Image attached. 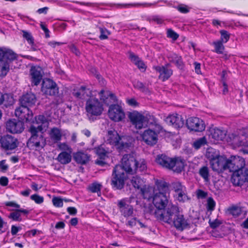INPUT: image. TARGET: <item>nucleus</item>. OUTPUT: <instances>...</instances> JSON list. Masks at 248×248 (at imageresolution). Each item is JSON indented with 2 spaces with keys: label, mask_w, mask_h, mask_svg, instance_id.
Masks as SVG:
<instances>
[{
  "label": "nucleus",
  "mask_w": 248,
  "mask_h": 248,
  "mask_svg": "<svg viewBox=\"0 0 248 248\" xmlns=\"http://www.w3.org/2000/svg\"><path fill=\"white\" fill-rule=\"evenodd\" d=\"M53 205L56 207H60L62 205V199L58 197H54L52 199Z\"/></svg>",
  "instance_id": "59"
},
{
  "label": "nucleus",
  "mask_w": 248,
  "mask_h": 248,
  "mask_svg": "<svg viewBox=\"0 0 248 248\" xmlns=\"http://www.w3.org/2000/svg\"><path fill=\"white\" fill-rule=\"evenodd\" d=\"M248 169L245 168L232 172L231 176L232 184L235 186H241L246 182L247 176L248 175Z\"/></svg>",
  "instance_id": "11"
},
{
  "label": "nucleus",
  "mask_w": 248,
  "mask_h": 248,
  "mask_svg": "<svg viewBox=\"0 0 248 248\" xmlns=\"http://www.w3.org/2000/svg\"><path fill=\"white\" fill-rule=\"evenodd\" d=\"M109 118L114 122H120L125 118V113L121 106L118 104L111 105L108 108Z\"/></svg>",
  "instance_id": "12"
},
{
  "label": "nucleus",
  "mask_w": 248,
  "mask_h": 248,
  "mask_svg": "<svg viewBox=\"0 0 248 248\" xmlns=\"http://www.w3.org/2000/svg\"><path fill=\"white\" fill-rule=\"evenodd\" d=\"M94 151L98 158L95 160V164L104 166L106 164L105 160L108 157L109 151L108 148H106L104 144H101L94 148Z\"/></svg>",
  "instance_id": "13"
},
{
  "label": "nucleus",
  "mask_w": 248,
  "mask_h": 248,
  "mask_svg": "<svg viewBox=\"0 0 248 248\" xmlns=\"http://www.w3.org/2000/svg\"><path fill=\"white\" fill-rule=\"evenodd\" d=\"M167 37L176 41L179 37V34L171 29H169L167 31Z\"/></svg>",
  "instance_id": "45"
},
{
  "label": "nucleus",
  "mask_w": 248,
  "mask_h": 248,
  "mask_svg": "<svg viewBox=\"0 0 248 248\" xmlns=\"http://www.w3.org/2000/svg\"><path fill=\"white\" fill-rule=\"evenodd\" d=\"M140 190L144 199L150 198V195H148L149 190L148 189H147L146 187H141V186L140 188Z\"/></svg>",
  "instance_id": "60"
},
{
  "label": "nucleus",
  "mask_w": 248,
  "mask_h": 248,
  "mask_svg": "<svg viewBox=\"0 0 248 248\" xmlns=\"http://www.w3.org/2000/svg\"><path fill=\"white\" fill-rule=\"evenodd\" d=\"M49 121L50 120L44 115L35 116V124L38 125L31 124L28 130L31 136L27 144L31 149L43 148L45 146L46 140L43 134L48 128Z\"/></svg>",
  "instance_id": "2"
},
{
  "label": "nucleus",
  "mask_w": 248,
  "mask_h": 248,
  "mask_svg": "<svg viewBox=\"0 0 248 248\" xmlns=\"http://www.w3.org/2000/svg\"><path fill=\"white\" fill-rule=\"evenodd\" d=\"M185 160L180 157H175L171 158L170 170L179 173L181 172L185 168Z\"/></svg>",
  "instance_id": "25"
},
{
  "label": "nucleus",
  "mask_w": 248,
  "mask_h": 248,
  "mask_svg": "<svg viewBox=\"0 0 248 248\" xmlns=\"http://www.w3.org/2000/svg\"><path fill=\"white\" fill-rule=\"evenodd\" d=\"M171 158L166 155L159 154L155 158V162L163 168L170 170Z\"/></svg>",
  "instance_id": "29"
},
{
  "label": "nucleus",
  "mask_w": 248,
  "mask_h": 248,
  "mask_svg": "<svg viewBox=\"0 0 248 248\" xmlns=\"http://www.w3.org/2000/svg\"><path fill=\"white\" fill-rule=\"evenodd\" d=\"M42 69L39 66H32L30 69L31 82L34 85H38L42 79Z\"/></svg>",
  "instance_id": "23"
},
{
  "label": "nucleus",
  "mask_w": 248,
  "mask_h": 248,
  "mask_svg": "<svg viewBox=\"0 0 248 248\" xmlns=\"http://www.w3.org/2000/svg\"><path fill=\"white\" fill-rule=\"evenodd\" d=\"M196 196L198 199H204L208 196V193L204 190L198 189L196 191Z\"/></svg>",
  "instance_id": "50"
},
{
  "label": "nucleus",
  "mask_w": 248,
  "mask_h": 248,
  "mask_svg": "<svg viewBox=\"0 0 248 248\" xmlns=\"http://www.w3.org/2000/svg\"><path fill=\"white\" fill-rule=\"evenodd\" d=\"M0 71L1 75L5 76L9 71V64L7 61H0Z\"/></svg>",
  "instance_id": "39"
},
{
  "label": "nucleus",
  "mask_w": 248,
  "mask_h": 248,
  "mask_svg": "<svg viewBox=\"0 0 248 248\" xmlns=\"http://www.w3.org/2000/svg\"><path fill=\"white\" fill-rule=\"evenodd\" d=\"M143 140L148 145L153 146L158 141V134L154 130L148 128L141 135Z\"/></svg>",
  "instance_id": "22"
},
{
  "label": "nucleus",
  "mask_w": 248,
  "mask_h": 248,
  "mask_svg": "<svg viewBox=\"0 0 248 248\" xmlns=\"http://www.w3.org/2000/svg\"><path fill=\"white\" fill-rule=\"evenodd\" d=\"M49 135L51 140L54 142L60 141L62 136L61 130L57 127L51 128Z\"/></svg>",
  "instance_id": "32"
},
{
  "label": "nucleus",
  "mask_w": 248,
  "mask_h": 248,
  "mask_svg": "<svg viewBox=\"0 0 248 248\" xmlns=\"http://www.w3.org/2000/svg\"><path fill=\"white\" fill-rule=\"evenodd\" d=\"M176 198L179 202H185L187 198L186 188L176 193Z\"/></svg>",
  "instance_id": "41"
},
{
  "label": "nucleus",
  "mask_w": 248,
  "mask_h": 248,
  "mask_svg": "<svg viewBox=\"0 0 248 248\" xmlns=\"http://www.w3.org/2000/svg\"><path fill=\"white\" fill-rule=\"evenodd\" d=\"M126 102L128 104V105L132 107H135L139 106V103L134 98L127 99Z\"/></svg>",
  "instance_id": "63"
},
{
  "label": "nucleus",
  "mask_w": 248,
  "mask_h": 248,
  "mask_svg": "<svg viewBox=\"0 0 248 248\" xmlns=\"http://www.w3.org/2000/svg\"><path fill=\"white\" fill-rule=\"evenodd\" d=\"M17 58L16 54L12 50L4 47L3 61H13Z\"/></svg>",
  "instance_id": "33"
},
{
  "label": "nucleus",
  "mask_w": 248,
  "mask_h": 248,
  "mask_svg": "<svg viewBox=\"0 0 248 248\" xmlns=\"http://www.w3.org/2000/svg\"><path fill=\"white\" fill-rule=\"evenodd\" d=\"M200 176L202 178L205 182H208L210 179L209 169L207 166H203L199 170Z\"/></svg>",
  "instance_id": "34"
},
{
  "label": "nucleus",
  "mask_w": 248,
  "mask_h": 248,
  "mask_svg": "<svg viewBox=\"0 0 248 248\" xmlns=\"http://www.w3.org/2000/svg\"><path fill=\"white\" fill-rule=\"evenodd\" d=\"M19 101L21 105L29 107L35 104L36 98L34 94L29 93L23 95Z\"/></svg>",
  "instance_id": "27"
},
{
  "label": "nucleus",
  "mask_w": 248,
  "mask_h": 248,
  "mask_svg": "<svg viewBox=\"0 0 248 248\" xmlns=\"http://www.w3.org/2000/svg\"><path fill=\"white\" fill-rule=\"evenodd\" d=\"M73 158L77 164L83 165L89 162L91 155L85 152L80 151L74 153Z\"/></svg>",
  "instance_id": "24"
},
{
  "label": "nucleus",
  "mask_w": 248,
  "mask_h": 248,
  "mask_svg": "<svg viewBox=\"0 0 248 248\" xmlns=\"http://www.w3.org/2000/svg\"><path fill=\"white\" fill-rule=\"evenodd\" d=\"M15 115L20 119L22 122H31L35 124V118L33 119V113L28 107L21 105L15 110Z\"/></svg>",
  "instance_id": "10"
},
{
  "label": "nucleus",
  "mask_w": 248,
  "mask_h": 248,
  "mask_svg": "<svg viewBox=\"0 0 248 248\" xmlns=\"http://www.w3.org/2000/svg\"><path fill=\"white\" fill-rule=\"evenodd\" d=\"M108 142L116 147L119 151H126L131 146V143L127 142L124 137L120 136L115 131H109L108 132Z\"/></svg>",
  "instance_id": "6"
},
{
  "label": "nucleus",
  "mask_w": 248,
  "mask_h": 248,
  "mask_svg": "<svg viewBox=\"0 0 248 248\" xmlns=\"http://www.w3.org/2000/svg\"><path fill=\"white\" fill-rule=\"evenodd\" d=\"M155 185L158 191L155 193H162L166 195L168 193L169 194V187L170 184L163 180L156 179L155 181Z\"/></svg>",
  "instance_id": "28"
},
{
  "label": "nucleus",
  "mask_w": 248,
  "mask_h": 248,
  "mask_svg": "<svg viewBox=\"0 0 248 248\" xmlns=\"http://www.w3.org/2000/svg\"><path fill=\"white\" fill-rule=\"evenodd\" d=\"M176 8L179 12L183 14H186L189 12V8L185 5H179Z\"/></svg>",
  "instance_id": "54"
},
{
  "label": "nucleus",
  "mask_w": 248,
  "mask_h": 248,
  "mask_svg": "<svg viewBox=\"0 0 248 248\" xmlns=\"http://www.w3.org/2000/svg\"><path fill=\"white\" fill-rule=\"evenodd\" d=\"M229 213L235 217L239 216L241 214V208L237 206H232L229 209Z\"/></svg>",
  "instance_id": "44"
},
{
  "label": "nucleus",
  "mask_w": 248,
  "mask_h": 248,
  "mask_svg": "<svg viewBox=\"0 0 248 248\" xmlns=\"http://www.w3.org/2000/svg\"><path fill=\"white\" fill-rule=\"evenodd\" d=\"M135 65L140 70H143L145 71L146 69L147 66L144 63V62L140 59L135 64Z\"/></svg>",
  "instance_id": "58"
},
{
  "label": "nucleus",
  "mask_w": 248,
  "mask_h": 248,
  "mask_svg": "<svg viewBox=\"0 0 248 248\" xmlns=\"http://www.w3.org/2000/svg\"><path fill=\"white\" fill-rule=\"evenodd\" d=\"M69 49L72 53L75 54L76 56H79L80 54L79 50L74 45H72L70 46Z\"/></svg>",
  "instance_id": "64"
},
{
  "label": "nucleus",
  "mask_w": 248,
  "mask_h": 248,
  "mask_svg": "<svg viewBox=\"0 0 248 248\" xmlns=\"http://www.w3.org/2000/svg\"><path fill=\"white\" fill-rule=\"evenodd\" d=\"M102 186L101 184L95 182L91 184L88 187V190L93 193H97L98 195L101 194V190Z\"/></svg>",
  "instance_id": "37"
},
{
  "label": "nucleus",
  "mask_w": 248,
  "mask_h": 248,
  "mask_svg": "<svg viewBox=\"0 0 248 248\" xmlns=\"http://www.w3.org/2000/svg\"><path fill=\"white\" fill-rule=\"evenodd\" d=\"M99 95L100 96V100L103 101L104 103H107V99L108 98V96L107 95V91L104 89L101 90L99 93Z\"/></svg>",
  "instance_id": "51"
},
{
  "label": "nucleus",
  "mask_w": 248,
  "mask_h": 248,
  "mask_svg": "<svg viewBox=\"0 0 248 248\" xmlns=\"http://www.w3.org/2000/svg\"><path fill=\"white\" fill-rule=\"evenodd\" d=\"M41 90L42 92L46 95H56L59 93L57 84L49 78L43 79Z\"/></svg>",
  "instance_id": "16"
},
{
  "label": "nucleus",
  "mask_w": 248,
  "mask_h": 248,
  "mask_svg": "<svg viewBox=\"0 0 248 248\" xmlns=\"http://www.w3.org/2000/svg\"><path fill=\"white\" fill-rule=\"evenodd\" d=\"M186 125L189 130L195 132H202L205 128L204 121L201 119L194 117L186 120Z\"/></svg>",
  "instance_id": "17"
},
{
  "label": "nucleus",
  "mask_w": 248,
  "mask_h": 248,
  "mask_svg": "<svg viewBox=\"0 0 248 248\" xmlns=\"http://www.w3.org/2000/svg\"><path fill=\"white\" fill-rule=\"evenodd\" d=\"M139 162L133 154H125L121 159V165H117L113 168L111 185L114 189H122L124 187L127 174L136 173Z\"/></svg>",
  "instance_id": "1"
},
{
  "label": "nucleus",
  "mask_w": 248,
  "mask_h": 248,
  "mask_svg": "<svg viewBox=\"0 0 248 248\" xmlns=\"http://www.w3.org/2000/svg\"><path fill=\"white\" fill-rule=\"evenodd\" d=\"M21 215L16 210L15 212H12L8 216L9 218L13 219L14 221H20L22 220L21 218Z\"/></svg>",
  "instance_id": "46"
},
{
  "label": "nucleus",
  "mask_w": 248,
  "mask_h": 248,
  "mask_svg": "<svg viewBox=\"0 0 248 248\" xmlns=\"http://www.w3.org/2000/svg\"><path fill=\"white\" fill-rule=\"evenodd\" d=\"M210 136L215 141H222L226 136L224 131L218 128H215L210 130Z\"/></svg>",
  "instance_id": "30"
},
{
  "label": "nucleus",
  "mask_w": 248,
  "mask_h": 248,
  "mask_svg": "<svg viewBox=\"0 0 248 248\" xmlns=\"http://www.w3.org/2000/svg\"><path fill=\"white\" fill-rule=\"evenodd\" d=\"M131 183L133 187L138 189L140 188L141 186V180L138 176H133L131 180Z\"/></svg>",
  "instance_id": "43"
},
{
  "label": "nucleus",
  "mask_w": 248,
  "mask_h": 248,
  "mask_svg": "<svg viewBox=\"0 0 248 248\" xmlns=\"http://www.w3.org/2000/svg\"><path fill=\"white\" fill-rule=\"evenodd\" d=\"M153 203L156 208L154 215L158 220H160L166 214L167 209L170 203L168 196L162 193H155L153 199Z\"/></svg>",
  "instance_id": "4"
},
{
  "label": "nucleus",
  "mask_w": 248,
  "mask_h": 248,
  "mask_svg": "<svg viewBox=\"0 0 248 248\" xmlns=\"http://www.w3.org/2000/svg\"><path fill=\"white\" fill-rule=\"evenodd\" d=\"M100 35L99 38L101 40H104L108 38V36L111 34V32L107 28L102 27H99Z\"/></svg>",
  "instance_id": "40"
},
{
  "label": "nucleus",
  "mask_w": 248,
  "mask_h": 248,
  "mask_svg": "<svg viewBox=\"0 0 248 248\" xmlns=\"http://www.w3.org/2000/svg\"><path fill=\"white\" fill-rule=\"evenodd\" d=\"M160 221L170 224H172L179 231L184 230L189 225L184 215L180 213L178 207L175 205L168 206L166 214Z\"/></svg>",
  "instance_id": "3"
},
{
  "label": "nucleus",
  "mask_w": 248,
  "mask_h": 248,
  "mask_svg": "<svg viewBox=\"0 0 248 248\" xmlns=\"http://www.w3.org/2000/svg\"><path fill=\"white\" fill-rule=\"evenodd\" d=\"M220 34V38L219 41L222 42V43L225 44L230 39V34L228 32V31L222 30L219 31Z\"/></svg>",
  "instance_id": "42"
},
{
  "label": "nucleus",
  "mask_w": 248,
  "mask_h": 248,
  "mask_svg": "<svg viewBox=\"0 0 248 248\" xmlns=\"http://www.w3.org/2000/svg\"><path fill=\"white\" fill-rule=\"evenodd\" d=\"M170 186L171 187L172 190H173L175 193L182 190V189L186 188V186L183 185L179 181L171 182L170 184Z\"/></svg>",
  "instance_id": "38"
},
{
  "label": "nucleus",
  "mask_w": 248,
  "mask_h": 248,
  "mask_svg": "<svg viewBox=\"0 0 248 248\" xmlns=\"http://www.w3.org/2000/svg\"><path fill=\"white\" fill-rule=\"evenodd\" d=\"M6 130L13 134L21 133L24 129V124L23 122L16 119H12L8 121L6 124Z\"/></svg>",
  "instance_id": "19"
},
{
  "label": "nucleus",
  "mask_w": 248,
  "mask_h": 248,
  "mask_svg": "<svg viewBox=\"0 0 248 248\" xmlns=\"http://www.w3.org/2000/svg\"><path fill=\"white\" fill-rule=\"evenodd\" d=\"M31 199L37 204H41L44 202V198L36 194L31 195Z\"/></svg>",
  "instance_id": "53"
},
{
  "label": "nucleus",
  "mask_w": 248,
  "mask_h": 248,
  "mask_svg": "<svg viewBox=\"0 0 248 248\" xmlns=\"http://www.w3.org/2000/svg\"><path fill=\"white\" fill-rule=\"evenodd\" d=\"M128 117L131 124L136 129H141L147 122V116L137 110L129 112Z\"/></svg>",
  "instance_id": "8"
},
{
  "label": "nucleus",
  "mask_w": 248,
  "mask_h": 248,
  "mask_svg": "<svg viewBox=\"0 0 248 248\" xmlns=\"http://www.w3.org/2000/svg\"><path fill=\"white\" fill-rule=\"evenodd\" d=\"M134 86L135 88H137L142 92L145 91L146 90V87L144 84L140 81L136 82L134 84Z\"/></svg>",
  "instance_id": "55"
},
{
  "label": "nucleus",
  "mask_w": 248,
  "mask_h": 248,
  "mask_svg": "<svg viewBox=\"0 0 248 248\" xmlns=\"http://www.w3.org/2000/svg\"><path fill=\"white\" fill-rule=\"evenodd\" d=\"M210 163L212 170L218 173H222L228 170V158L224 156L220 155L211 157Z\"/></svg>",
  "instance_id": "7"
},
{
  "label": "nucleus",
  "mask_w": 248,
  "mask_h": 248,
  "mask_svg": "<svg viewBox=\"0 0 248 248\" xmlns=\"http://www.w3.org/2000/svg\"><path fill=\"white\" fill-rule=\"evenodd\" d=\"M216 202L212 197H209L207 200V209L208 211H212L215 209Z\"/></svg>",
  "instance_id": "47"
},
{
  "label": "nucleus",
  "mask_w": 248,
  "mask_h": 248,
  "mask_svg": "<svg viewBox=\"0 0 248 248\" xmlns=\"http://www.w3.org/2000/svg\"><path fill=\"white\" fill-rule=\"evenodd\" d=\"M165 121L167 124L176 129L182 128L185 124L183 117L177 113L170 114L166 117Z\"/></svg>",
  "instance_id": "21"
},
{
  "label": "nucleus",
  "mask_w": 248,
  "mask_h": 248,
  "mask_svg": "<svg viewBox=\"0 0 248 248\" xmlns=\"http://www.w3.org/2000/svg\"><path fill=\"white\" fill-rule=\"evenodd\" d=\"M228 166L230 172H233L245 167V161L244 159L238 155H232L228 158Z\"/></svg>",
  "instance_id": "14"
},
{
  "label": "nucleus",
  "mask_w": 248,
  "mask_h": 248,
  "mask_svg": "<svg viewBox=\"0 0 248 248\" xmlns=\"http://www.w3.org/2000/svg\"><path fill=\"white\" fill-rule=\"evenodd\" d=\"M209 223L211 228L216 229L217 228L220 224H221L222 222L217 219H216L213 221L209 220Z\"/></svg>",
  "instance_id": "56"
},
{
  "label": "nucleus",
  "mask_w": 248,
  "mask_h": 248,
  "mask_svg": "<svg viewBox=\"0 0 248 248\" xmlns=\"http://www.w3.org/2000/svg\"><path fill=\"white\" fill-rule=\"evenodd\" d=\"M150 122L151 124L157 125H158V119L154 115H149V117H147V122Z\"/></svg>",
  "instance_id": "57"
},
{
  "label": "nucleus",
  "mask_w": 248,
  "mask_h": 248,
  "mask_svg": "<svg viewBox=\"0 0 248 248\" xmlns=\"http://www.w3.org/2000/svg\"><path fill=\"white\" fill-rule=\"evenodd\" d=\"M140 190L144 199L150 198V195H148L149 190L148 189H147L146 187H141V186L140 188Z\"/></svg>",
  "instance_id": "61"
},
{
  "label": "nucleus",
  "mask_w": 248,
  "mask_h": 248,
  "mask_svg": "<svg viewBox=\"0 0 248 248\" xmlns=\"http://www.w3.org/2000/svg\"><path fill=\"white\" fill-rule=\"evenodd\" d=\"M87 115L90 120L94 121L103 111V105L96 98L88 99L85 104Z\"/></svg>",
  "instance_id": "5"
},
{
  "label": "nucleus",
  "mask_w": 248,
  "mask_h": 248,
  "mask_svg": "<svg viewBox=\"0 0 248 248\" xmlns=\"http://www.w3.org/2000/svg\"><path fill=\"white\" fill-rule=\"evenodd\" d=\"M219 40L214 41L212 43V45L214 47V50L213 51L218 54H223L225 50V46Z\"/></svg>",
  "instance_id": "35"
},
{
  "label": "nucleus",
  "mask_w": 248,
  "mask_h": 248,
  "mask_svg": "<svg viewBox=\"0 0 248 248\" xmlns=\"http://www.w3.org/2000/svg\"><path fill=\"white\" fill-rule=\"evenodd\" d=\"M137 218L136 217H133L127 221L126 224L127 226H129L131 228L135 226L137 224Z\"/></svg>",
  "instance_id": "62"
},
{
  "label": "nucleus",
  "mask_w": 248,
  "mask_h": 248,
  "mask_svg": "<svg viewBox=\"0 0 248 248\" xmlns=\"http://www.w3.org/2000/svg\"><path fill=\"white\" fill-rule=\"evenodd\" d=\"M239 145L244 147H248V134L242 135L241 140L239 141Z\"/></svg>",
  "instance_id": "52"
},
{
  "label": "nucleus",
  "mask_w": 248,
  "mask_h": 248,
  "mask_svg": "<svg viewBox=\"0 0 248 248\" xmlns=\"http://www.w3.org/2000/svg\"><path fill=\"white\" fill-rule=\"evenodd\" d=\"M206 138L204 136L196 140L192 144V147L196 150H199L201 147L207 144Z\"/></svg>",
  "instance_id": "36"
},
{
  "label": "nucleus",
  "mask_w": 248,
  "mask_h": 248,
  "mask_svg": "<svg viewBox=\"0 0 248 248\" xmlns=\"http://www.w3.org/2000/svg\"><path fill=\"white\" fill-rule=\"evenodd\" d=\"M169 61L175 64L177 68L183 70L185 67V63L181 56L175 53H170L167 57Z\"/></svg>",
  "instance_id": "26"
},
{
  "label": "nucleus",
  "mask_w": 248,
  "mask_h": 248,
  "mask_svg": "<svg viewBox=\"0 0 248 248\" xmlns=\"http://www.w3.org/2000/svg\"><path fill=\"white\" fill-rule=\"evenodd\" d=\"M170 64L169 63L165 64L163 66H155L153 68L159 73L158 78L162 81H165L169 79V78L173 74V70L169 68Z\"/></svg>",
  "instance_id": "20"
},
{
  "label": "nucleus",
  "mask_w": 248,
  "mask_h": 248,
  "mask_svg": "<svg viewBox=\"0 0 248 248\" xmlns=\"http://www.w3.org/2000/svg\"><path fill=\"white\" fill-rule=\"evenodd\" d=\"M128 54L129 59L135 65L137 62L141 59L137 55H136L134 52L132 51H129Z\"/></svg>",
  "instance_id": "49"
},
{
  "label": "nucleus",
  "mask_w": 248,
  "mask_h": 248,
  "mask_svg": "<svg viewBox=\"0 0 248 248\" xmlns=\"http://www.w3.org/2000/svg\"><path fill=\"white\" fill-rule=\"evenodd\" d=\"M72 149L66 143L63 142V164H68L71 161Z\"/></svg>",
  "instance_id": "31"
},
{
  "label": "nucleus",
  "mask_w": 248,
  "mask_h": 248,
  "mask_svg": "<svg viewBox=\"0 0 248 248\" xmlns=\"http://www.w3.org/2000/svg\"><path fill=\"white\" fill-rule=\"evenodd\" d=\"M72 94L73 96L78 99L83 100L91 99L92 95V91L86 85H82L76 87L73 89L72 91Z\"/></svg>",
  "instance_id": "18"
},
{
  "label": "nucleus",
  "mask_w": 248,
  "mask_h": 248,
  "mask_svg": "<svg viewBox=\"0 0 248 248\" xmlns=\"http://www.w3.org/2000/svg\"><path fill=\"white\" fill-rule=\"evenodd\" d=\"M19 144L18 140L14 136L6 135L0 138V146L4 151H12L16 149Z\"/></svg>",
  "instance_id": "9"
},
{
  "label": "nucleus",
  "mask_w": 248,
  "mask_h": 248,
  "mask_svg": "<svg viewBox=\"0 0 248 248\" xmlns=\"http://www.w3.org/2000/svg\"><path fill=\"white\" fill-rule=\"evenodd\" d=\"M117 205L118 209L122 216L125 218L132 216L134 213V208L133 205L127 203V199L123 198L118 200Z\"/></svg>",
  "instance_id": "15"
},
{
  "label": "nucleus",
  "mask_w": 248,
  "mask_h": 248,
  "mask_svg": "<svg viewBox=\"0 0 248 248\" xmlns=\"http://www.w3.org/2000/svg\"><path fill=\"white\" fill-rule=\"evenodd\" d=\"M23 37L26 39L29 44L33 45V38L30 32L23 31Z\"/></svg>",
  "instance_id": "48"
}]
</instances>
